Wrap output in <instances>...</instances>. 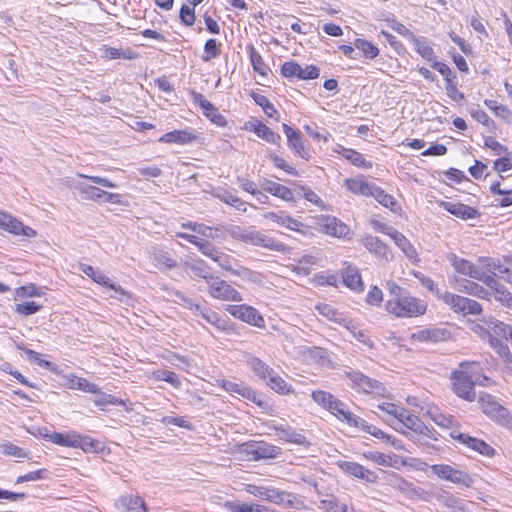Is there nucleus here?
Returning a JSON list of instances; mask_svg holds the SVG:
<instances>
[{
  "label": "nucleus",
  "instance_id": "obj_58",
  "mask_svg": "<svg viewBox=\"0 0 512 512\" xmlns=\"http://www.w3.org/2000/svg\"><path fill=\"white\" fill-rule=\"evenodd\" d=\"M0 451L6 456H13L16 458H28L29 452H26L23 448L9 442H3L0 444Z\"/></svg>",
  "mask_w": 512,
  "mask_h": 512
},
{
  "label": "nucleus",
  "instance_id": "obj_8",
  "mask_svg": "<svg viewBox=\"0 0 512 512\" xmlns=\"http://www.w3.org/2000/svg\"><path fill=\"white\" fill-rule=\"evenodd\" d=\"M431 472L440 479L469 488L474 484L473 477L447 464L430 465Z\"/></svg>",
  "mask_w": 512,
  "mask_h": 512
},
{
  "label": "nucleus",
  "instance_id": "obj_31",
  "mask_svg": "<svg viewBox=\"0 0 512 512\" xmlns=\"http://www.w3.org/2000/svg\"><path fill=\"white\" fill-rule=\"evenodd\" d=\"M374 185V183L366 181L364 177L348 178L345 180V186L350 192L367 197L370 196Z\"/></svg>",
  "mask_w": 512,
  "mask_h": 512
},
{
  "label": "nucleus",
  "instance_id": "obj_50",
  "mask_svg": "<svg viewBox=\"0 0 512 512\" xmlns=\"http://www.w3.org/2000/svg\"><path fill=\"white\" fill-rule=\"evenodd\" d=\"M251 97L253 98L254 102L262 108L263 112L269 118H274L278 120L279 113L275 106L269 101V99L266 96L253 92L251 94Z\"/></svg>",
  "mask_w": 512,
  "mask_h": 512
},
{
  "label": "nucleus",
  "instance_id": "obj_16",
  "mask_svg": "<svg viewBox=\"0 0 512 512\" xmlns=\"http://www.w3.org/2000/svg\"><path fill=\"white\" fill-rule=\"evenodd\" d=\"M450 336V331L445 328L430 327L414 332L412 339L418 342L438 343L449 339Z\"/></svg>",
  "mask_w": 512,
  "mask_h": 512
},
{
  "label": "nucleus",
  "instance_id": "obj_5",
  "mask_svg": "<svg viewBox=\"0 0 512 512\" xmlns=\"http://www.w3.org/2000/svg\"><path fill=\"white\" fill-rule=\"evenodd\" d=\"M311 397L315 403L323 409L336 415L339 419L345 420L349 423V419L353 417L347 405L341 400L335 398L331 393L324 390H315L312 392Z\"/></svg>",
  "mask_w": 512,
  "mask_h": 512
},
{
  "label": "nucleus",
  "instance_id": "obj_46",
  "mask_svg": "<svg viewBox=\"0 0 512 512\" xmlns=\"http://www.w3.org/2000/svg\"><path fill=\"white\" fill-rule=\"evenodd\" d=\"M377 408L379 410L383 411L384 413H386L387 416L391 417V419H389L387 417H385L383 419L395 430H398L397 427L395 426V423L398 420L399 416H402L401 412L404 407L398 406L394 403L384 402V403L377 405Z\"/></svg>",
  "mask_w": 512,
  "mask_h": 512
},
{
  "label": "nucleus",
  "instance_id": "obj_43",
  "mask_svg": "<svg viewBox=\"0 0 512 512\" xmlns=\"http://www.w3.org/2000/svg\"><path fill=\"white\" fill-rule=\"evenodd\" d=\"M84 452L100 453L104 450V445L101 441L94 439L88 435H81L78 433L77 447Z\"/></svg>",
  "mask_w": 512,
  "mask_h": 512
},
{
  "label": "nucleus",
  "instance_id": "obj_40",
  "mask_svg": "<svg viewBox=\"0 0 512 512\" xmlns=\"http://www.w3.org/2000/svg\"><path fill=\"white\" fill-rule=\"evenodd\" d=\"M268 386L281 395H290L294 393L293 387L288 384L281 376H279L275 371L267 378Z\"/></svg>",
  "mask_w": 512,
  "mask_h": 512
},
{
  "label": "nucleus",
  "instance_id": "obj_20",
  "mask_svg": "<svg viewBox=\"0 0 512 512\" xmlns=\"http://www.w3.org/2000/svg\"><path fill=\"white\" fill-rule=\"evenodd\" d=\"M440 206L450 214L462 220L474 219L480 216V213L476 208L463 203L443 201Z\"/></svg>",
  "mask_w": 512,
  "mask_h": 512
},
{
  "label": "nucleus",
  "instance_id": "obj_32",
  "mask_svg": "<svg viewBox=\"0 0 512 512\" xmlns=\"http://www.w3.org/2000/svg\"><path fill=\"white\" fill-rule=\"evenodd\" d=\"M265 500L285 507H292L294 506L295 496L292 493L268 487Z\"/></svg>",
  "mask_w": 512,
  "mask_h": 512
},
{
  "label": "nucleus",
  "instance_id": "obj_12",
  "mask_svg": "<svg viewBox=\"0 0 512 512\" xmlns=\"http://www.w3.org/2000/svg\"><path fill=\"white\" fill-rule=\"evenodd\" d=\"M268 428L275 432L278 440L296 444V445H306L308 441L304 434L296 431L293 427H291L286 422H277L272 421L268 424Z\"/></svg>",
  "mask_w": 512,
  "mask_h": 512
},
{
  "label": "nucleus",
  "instance_id": "obj_7",
  "mask_svg": "<svg viewBox=\"0 0 512 512\" xmlns=\"http://www.w3.org/2000/svg\"><path fill=\"white\" fill-rule=\"evenodd\" d=\"M345 376L351 381L352 388L357 389L358 391L367 394L373 393L381 396L385 395L386 388L383 383L364 375L360 371L350 369L345 371Z\"/></svg>",
  "mask_w": 512,
  "mask_h": 512
},
{
  "label": "nucleus",
  "instance_id": "obj_3",
  "mask_svg": "<svg viewBox=\"0 0 512 512\" xmlns=\"http://www.w3.org/2000/svg\"><path fill=\"white\" fill-rule=\"evenodd\" d=\"M478 402L481 411L492 421L504 427L512 426V415L509 410L501 405L495 396L481 392Z\"/></svg>",
  "mask_w": 512,
  "mask_h": 512
},
{
  "label": "nucleus",
  "instance_id": "obj_1",
  "mask_svg": "<svg viewBox=\"0 0 512 512\" xmlns=\"http://www.w3.org/2000/svg\"><path fill=\"white\" fill-rule=\"evenodd\" d=\"M226 231L233 239L242 241L246 244L267 248L277 252H284L287 250V246L284 243L269 237L253 227L245 228L238 225H231Z\"/></svg>",
  "mask_w": 512,
  "mask_h": 512
},
{
  "label": "nucleus",
  "instance_id": "obj_33",
  "mask_svg": "<svg viewBox=\"0 0 512 512\" xmlns=\"http://www.w3.org/2000/svg\"><path fill=\"white\" fill-rule=\"evenodd\" d=\"M336 152L356 167L363 169H371L373 167L372 162L365 160L363 155L354 149L340 146Z\"/></svg>",
  "mask_w": 512,
  "mask_h": 512
},
{
  "label": "nucleus",
  "instance_id": "obj_28",
  "mask_svg": "<svg viewBox=\"0 0 512 512\" xmlns=\"http://www.w3.org/2000/svg\"><path fill=\"white\" fill-rule=\"evenodd\" d=\"M261 185H262L264 191L270 193L271 195L278 197L287 202H295L293 192L290 188H288L280 183H277V182H274L271 180H267V179H265Z\"/></svg>",
  "mask_w": 512,
  "mask_h": 512
},
{
  "label": "nucleus",
  "instance_id": "obj_34",
  "mask_svg": "<svg viewBox=\"0 0 512 512\" xmlns=\"http://www.w3.org/2000/svg\"><path fill=\"white\" fill-rule=\"evenodd\" d=\"M50 442L63 447H77L78 433L70 431L67 433L53 432L45 436Z\"/></svg>",
  "mask_w": 512,
  "mask_h": 512
},
{
  "label": "nucleus",
  "instance_id": "obj_63",
  "mask_svg": "<svg viewBox=\"0 0 512 512\" xmlns=\"http://www.w3.org/2000/svg\"><path fill=\"white\" fill-rule=\"evenodd\" d=\"M348 330L350 331L354 339H356L363 345L369 347L370 349L374 348V343L370 339L366 330L358 329L352 323L350 324V329Z\"/></svg>",
  "mask_w": 512,
  "mask_h": 512
},
{
  "label": "nucleus",
  "instance_id": "obj_49",
  "mask_svg": "<svg viewBox=\"0 0 512 512\" xmlns=\"http://www.w3.org/2000/svg\"><path fill=\"white\" fill-rule=\"evenodd\" d=\"M354 46L362 53V56L367 59L372 60L379 55L378 47L366 39L356 38Z\"/></svg>",
  "mask_w": 512,
  "mask_h": 512
},
{
  "label": "nucleus",
  "instance_id": "obj_36",
  "mask_svg": "<svg viewBox=\"0 0 512 512\" xmlns=\"http://www.w3.org/2000/svg\"><path fill=\"white\" fill-rule=\"evenodd\" d=\"M410 43L413 44L414 49L423 59L428 62H432L436 59L434 49L425 37L415 36Z\"/></svg>",
  "mask_w": 512,
  "mask_h": 512
},
{
  "label": "nucleus",
  "instance_id": "obj_10",
  "mask_svg": "<svg viewBox=\"0 0 512 512\" xmlns=\"http://www.w3.org/2000/svg\"><path fill=\"white\" fill-rule=\"evenodd\" d=\"M226 311L231 314L233 317L240 319L243 322H246L252 326H256L258 328H263L265 326V320L260 312L249 305L239 304V305H228L226 307Z\"/></svg>",
  "mask_w": 512,
  "mask_h": 512
},
{
  "label": "nucleus",
  "instance_id": "obj_24",
  "mask_svg": "<svg viewBox=\"0 0 512 512\" xmlns=\"http://www.w3.org/2000/svg\"><path fill=\"white\" fill-rule=\"evenodd\" d=\"M348 424L350 426L359 428L362 431H365L382 441L389 442L391 440V435L387 434L386 432L377 428L376 426L369 424L366 420L362 419L359 416L353 415V417L349 419Z\"/></svg>",
  "mask_w": 512,
  "mask_h": 512
},
{
  "label": "nucleus",
  "instance_id": "obj_62",
  "mask_svg": "<svg viewBox=\"0 0 512 512\" xmlns=\"http://www.w3.org/2000/svg\"><path fill=\"white\" fill-rule=\"evenodd\" d=\"M121 505L127 508V510H138L143 509L146 512V504L144 500L135 495H128L121 498Z\"/></svg>",
  "mask_w": 512,
  "mask_h": 512
},
{
  "label": "nucleus",
  "instance_id": "obj_9",
  "mask_svg": "<svg viewBox=\"0 0 512 512\" xmlns=\"http://www.w3.org/2000/svg\"><path fill=\"white\" fill-rule=\"evenodd\" d=\"M207 285L208 292L214 299L234 302H240L243 300L241 294L235 288L217 276L210 278Z\"/></svg>",
  "mask_w": 512,
  "mask_h": 512
},
{
  "label": "nucleus",
  "instance_id": "obj_48",
  "mask_svg": "<svg viewBox=\"0 0 512 512\" xmlns=\"http://www.w3.org/2000/svg\"><path fill=\"white\" fill-rule=\"evenodd\" d=\"M401 415L402 416H399L398 420L396 421L395 426L403 425L414 432H417L419 430L422 421L419 419L418 416L412 414L406 408L402 409Z\"/></svg>",
  "mask_w": 512,
  "mask_h": 512
},
{
  "label": "nucleus",
  "instance_id": "obj_22",
  "mask_svg": "<svg viewBox=\"0 0 512 512\" xmlns=\"http://www.w3.org/2000/svg\"><path fill=\"white\" fill-rule=\"evenodd\" d=\"M363 246L372 254L385 260L391 258L389 247L382 242L378 237L366 235L362 239Z\"/></svg>",
  "mask_w": 512,
  "mask_h": 512
},
{
  "label": "nucleus",
  "instance_id": "obj_39",
  "mask_svg": "<svg viewBox=\"0 0 512 512\" xmlns=\"http://www.w3.org/2000/svg\"><path fill=\"white\" fill-rule=\"evenodd\" d=\"M246 50L249 54V59L253 70L261 76H267L270 68L265 64L260 53L252 44L247 45Z\"/></svg>",
  "mask_w": 512,
  "mask_h": 512
},
{
  "label": "nucleus",
  "instance_id": "obj_14",
  "mask_svg": "<svg viewBox=\"0 0 512 512\" xmlns=\"http://www.w3.org/2000/svg\"><path fill=\"white\" fill-rule=\"evenodd\" d=\"M282 128L287 137V146L293 151L294 155L309 160L311 153L310 150L305 147L301 133L287 124H283Z\"/></svg>",
  "mask_w": 512,
  "mask_h": 512
},
{
  "label": "nucleus",
  "instance_id": "obj_23",
  "mask_svg": "<svg viewBox=\"0 0 512 512\" xmlns=\"http://www.w3.org/2000/svg\"><path fill=\"white\" fill-rule=\"evenodd\" d=\"M342 278L344 284L355 292L364 290V284L359 273V270L354 265H347L342 269Z\"/></svg>",
  "mask_w": 512,
  "mask_h": 512
},
{
  "label": "nucleus",
  "instance_id": "obj_61",
  "mask_svg": "<svg viewBox=\"0 0 512 512\" xmlns=\"http://www.w3.org/2000/svg\"><path fill=\"white\" fill-rule=\"evenodd\" d=\"M490 345L495 349L504 362L512 361V354L507 344L497 337L490 338Z\"/></svg>",
  "mask_w": 512,
  "mask_h": 512
},
{
  "label": "nucleus",
  "instance_id": "obj_56",
  "mask_svg": "<svg viewBox=\"0 0 512 512\" xmlns=\"http://www.w3.org/2000/svg\"><path fill=\"white\" fill-rule=\"evenodd\" d=\"M201 317L209 324H212L219 331L226 330V321L221 319L218 313L210 308L202 309Z\"/></svg>",
  "mask_w": 512,
  "mask_h": 512
},
{
  "label": "nucleus",
  "instance_id": "obj_38",
  "mask_svg": "<svg viewBox=\"0 0 512 512\" xmlns=\"http://www.w3.org/2000/svg\"><path fill=\"white\" fill-rule=\"evenodd\" d=\"M391 239H393L394 243L402 250L407 258L412 261H418V253L415 247L404 234L397 230V232L392 235Z\"/></svg>",
  "mask_w": 512,
  "mask_h": 512
},
{
  "label": "nucleus",
  "instance_id": "obj_54",
  "mask_svg": "<svg viewBox=\"0 0 512 512\" xmlns=\"http://www.w3.org/2000/svg\"><path fill=\"white\" fill-rule=\"evenodd\" d=\"M94 394L96 395L94 404L101 409L106 405H125V401L123 399H119L111 394H106L102 392L99 387L98 392H95Z\"/></svg>",
  "mask_w": 512,
  "mask_h": 512
},
{
  "label": "nucleus",
  "instance_id": "obj_55",
  "mask_svg": "<svg viewBox=\"0 0 512 512\" xmlns=\"http://www.w3.org/2000/svg\"><path fill=\"white\" fill-rule=\"evenodd\" d=\"M153 375L156 380L165 381L176 389L180 388L182 385L180 377L173 371L162 369L155 371Z\"/></svg>",
  "mask_w": 512,
  "mask_h": 512
},
{
  "label": "nucleus",
  "instance_id": "obj_53",
  "mask_svg": "<svg viewBox=\"0 0 512 512\" xmlns=\"http://www.w3.org/2000/svg\"><path fill=\"white\" fill-rule=\"evenodd\" d=\"M221 54V43L217 42L216 39L210 38L204 44L203 54L201 59L205 62L211 59L219 57Z\"/></svg>",
  "mask_w": 512,
  "mask_h": 512
},
{
  "label": "nucleus",
  "instance_id": "obj_29",
  "mask_svg": "<svg viewBox=\"0 0 512 512\" xmlns=\"http://www.w3.org/2000/svg\"><path fill=\"white\" fill-rule=\"evenodd\" d=\"M316 310L320 315L327 318L328 320L335 322L339 325L345 326L350 329L351 321L344 317V314L339 312L336 308L329 304L320 303L315 306Z\"/></svg>",
  "mask_w": 512,
  "mask_h": 512
},
{
  "label": "nucleus",
  "instance_id": "obj_37",
  "mask_svg": "<svg viewBox=\"0 0 512 512\" xmlns=\"http://www.w3.org/2000/svg\"><path fill=\"white\" fill-rule=\"evenodd\" d=\"M152 258L155 266L162 269H173L177 267V261L171 256V254L163 249L155 248L152 253Z\"/></svg>",
  "mask_w": 512,
  "mask_h": 512
},
{
  "label": "nucleus",
  "instance_id": "obj_27",
  "mask_svg": "<svg viewBox=\"0 0 512 512\" xmlns=\"http://www.w3.org/2000/svg\"><path fill=\"white\" fill-rule=\"evenodd\" d=\"M0 228L14 235H22L29 238L36 236V231L33 228L24 226L21 221L12 215H9L8 219Z\"/></svg>",
  "mask_w": 512,
  "mask_h": 512
},
{
  "label": "nucleus",
  "instance_id": "obj_35",
  "mask_svg": "<svg viewBox=\"0 0 512 512\" xmlns=\"http://www.w3.org/2000/svg\"><path fill=\"white\" fill-rule=\"evenodd\" d=\"M67 387L69 389L81 390L87 393L98 392V385L88 381L86 378L70 374L66 376Z\"/></svg>",
  "mask_w": 512,
  "mask_h": 512
},
{
  "label": "nucleus",
  "instance_id": "obj_52",
  "mask_svg": "<svg viewBox=\"0 0 512 512\" xmlns=\"http://www.w3.org/2000/svg\"><path fill=\"white\" fill-rule=\"evenodd\" d=\"M428 414L434 423L442 428H452L453 430L457 429L459 425L453 416L442 414L437 410L429 411Z\"/></svg>",
  "mask_w": 512,
  "mask_h": 512
},
{
  "label": "nucleus",
  "instance_id": "obj_45",
  "mask_svg": "<svg viewBox=\"0 0 512 512\" xmlns=\"http://www.w3.org/2000/svg\"><path fill=\"white\" fill-rule=\"evenodd\" d=\"M252 126V130L257 134L258 137L262 138L268 143L279 145L281 136L273 132L267 125L256 121Z\"/></svg>",
  "mask_w": 512,
  "mask_h": 512
},
{
  "label": "nucleus",
  "instance_id": "obj_11",
  "mask_svg": "<svg viewBox=\"0 0 512 512\" xmlns=\"http://www.w3.org/2000/svg\"><path fill=\"white\" fill-rule=\"evenodd\" d=\"M449 436L458 443L478 452L483 456L491 457L495 454L494 448L487 444L484 440L472 437L469 434L462 433L458 429L450 431Z\"/></svg>",
  "mask_w": 512,
  "mask_h": 512
},
{
  "label": "nucleus",
  "instance_id": "obj_6",
  "mask_svg": "<svg viewBox=\"0 0 512 512\" xmlns=\"http://www.w3.org/2000/svg\"><path fill=\"white\" fill-rule=\"evenodd\" d=\"M452 390L459 397L466 401L475 400L476 393L474 386L476 384L483 385L482 382L473 380L472 375L466 370H454L450 376Z\"/></svg>",
  "mask_w": 512,
  "mask_h": 512
},
{
  "label": "nucleus",
  "instance_id": "obj_19",
  "mask_svg": "<svg viewBox=\"0 0 512 512\" xmlns=\"http://www.w3.org/2000/svg\"><path fill=\"white\" fill-rule=\"evenodd\" d=\"M198 136L192 129L174 130L163 134L159 138V142L168 144L187 145L196 141Z\"/></svg>",
  "mask_w": 512,
  "mask_h": 512
},
{
  "label": "nucleus",
  "instance_id": "obj_47",
  "mask_svg": "<svg viewBox=\"0 0 512 512\" xmlns=\"http://www.w3.org/2000/svg\"><path fill=\"white\" fill-rule=\"evenodd\" d=\"M370 196L375 198V200L382 206L389 208L391 211H396L397 201L392 195L386 193L382 188L374 185Z\"/></svg>",
  "mask_w": 512,
  "mask_h": 512
},
{
  "label": "nucleus",
  "instance_id": "obj_2",
  "mask_svg": "<svg viewBox=\"0 0 512 512\" xmlns=\"http://www.w3.org/2000/svg\"><path fill=\"white\" fill-rule=\"evenodd\" d=\"M386 311L398 318H412L425 314L427 304L414 297L409 291L395 299H388L385 304Z\"/></svg>",
  "mask_w": 512,
  "mask_h": 512
},
{
  "label": "nucleus",
  "instance_id": "obj_57",
  "mask_svg": "<svg viewBox=\"0 0 512 512\" xmlns=\"http://www.w3.org/2000/svg\"><path fill=\"white\" fill-rule=\"evenodd\" d=\"M295 185V191L300 194L305 200L309 201L310 203L323 208L324 203L322 199L308 186L305 185Z\"/></svg>",
  "mask_w": 512,
  "mask_h": 512
},
{
  "label": "nucleus",
  "instance_id": "obj_13",
  "mask_svg": "<svg viewBox=\"0 0 512 512\" xmlns=\"http://www.w3.org/2000/svg\"><path fill=\"white\" fill-rule=\"evenodd\" d=\"M74 188L79 191L81 197L85 200H101L105 203H114L118 201L119 198L118 194L106 192L84 182H75Z\"/></svg>",
  "mask_w": 512,
  "mask_h": 512
},
{
  "label": "nucleus",
  "instance_id": "obj_25",
  "mask_svg": "<svg viewBox=\"0 0 512 512\" xmlns=\"http://www.w3.org/2000/svg\"><path fill=\"white\" fill-rule=\"evenodd\" d=\"M458 290L462 293H465V294H468V295H472L474 297H477L479 299H484V300H487V301H490L491 298H492V292L489 291L488 289H486L485 287H483L482 285L474 282V281H471V280H468V279H463L460 283H459V288Z\"/></svg>",
  "mask_w": 512,
  "mask_h": 512
},
{
  "label": "nucleus",
  "instance_id": "obj_51",
  "mask_svg": "<svg viewBox=\"0 0 512 512\" xmlns=\"http://www.w3.org/2000/svg\"><path fill=\"white\" fill-rule=\"evenodd\" d=\"M414 277L421 283L423 287H425L429 292H431L438 300L442 301V297L444 292H442L435 281L424 275L422 272H413Z\"/></svg>",
  "mask_w": 512,
  "mask_h": 512
},
{
  "label": "nucleus",
  "instance_id": "obj_42",
  "mask_svg": "<svg viewBox=\"0 0 512 512\" xmlns=\"http://www.w3.org/2000/svg\"><path fill=\"white\" fill-rule=\"evenodd\" d=\"M184 267L188 269L194 276L203 278L208 283L213 275L210 274L209 268L205 261L202 259H196L193 261H185Z\"/></svg>",
  "mask_w": 512,
  "mask_h": 512
},
{
  "label": "nucleus",
  "instance_id": "obj_64",
  "mask_svg": "<svg viewBox=\"0 0 512 512\" xmlns=\"http://www.w3.org/2000/svg\"><path fill=\"white\" fill-rule=\"evenodd\" d=\"M484 104L491 110L493 111V113L497 116V117H500V118H503V119H506L508 118L510 115H511V112L510 110L502 105V104H499L497 101L495 100H491V99H485L484 100Z\"/></svg>",
  "mask_w": 512,
  "mask_h": 512
},
{
  "label": "nucleus",
  "instance_id": "obj_41",
  "mask_svg": "<svg viewBox=\"0 0 512 512\" xmlns=\"http://www.w3.org/2000/svg\"><path fill=\"white\" fill-rule=\"evenodd\" d=\"M247 365L254 372L256 376L263 380H267V378L274 371L273 368L268 366L264 361L255 356H249L247 358Z\"/></svg>",
  "mask_w": 512,
  "mask_h": 512
},
{
  "label": "nucleus",
  "instance_id": "obj_60",
  "mask_svg": "<svg viewBox=\"0 0 512 512\" xmlns=\"http://www.w3.org/2000/svg\"><path fill=\"white\" fill-rule=\"evenodd\" d=\"M16 347L19 349V350H22L24 352V354L26 355V358L30 361V362H33V363H36L37 365H39L40 367H44V368H49L50 365H51V362L47 361V360H44L41 358V354L32 350V349H29V348H26L24 347V344L23 343H18L16 345Z\"/></svg>",
  "mask_w": 512,
  "mask_h": 512
},
{
  "label": "nucleus",
  "instance_id": "obj_15",
  "mask_svg": "<svg viewBox=\"0 0 512 512\" xmlns=\"http://www.w3.org/2000/svg\"><path fill=\"white\" fill-rule=\"evenodd\" d=\"M221 386L225 389V391L238 394L239 396L255 403L259 407H264L266 405V402L261 399L251 387L242 382L222 380Z\"/></svg>",
  "mask_w": 512,
  "mask_h": 512
},
{
  "label": "nucleus",
  "instance_id": "obj_17",
  "mask_svg": "<svg viewBox=\"0 0 512 512\" xmlns=\"http://www.w3.org/2000/svg\"><path fill=\"white\" fill-rule=\"evenodd\" d=\"M247 453L250 456V459L254 461L261 459H274L281 454V448L262 441L255 445H251V448Z\"/></svg>",
  "mask_w": 512,
  "mask_h": 512
},
{
  "label": "nucleus",
  "instance_id": "obj_18",
  "mask_svg": "<svg viewBox=\"0 0 512 512\" xmlns=\"http://www.w3.org/2000/svg\"><path fill=\"white\" fill-rule=\"evenodd\" d=\"M339 467L346 474L364 480L365 482L368 483H375L378 479V476L376 475L375 472L365 468L364 466L356 462L344 461L339 464Z\"/></svg>",
  "mask_w": 512,
  "mask_h": 512
},
{
  "label": "nucleus",
  "instance_id": "obj_26",
  "mask_svg": "<svg viewBox=\"0 0 512 512\" xmlns=\"http://www.w3.org/2000/svg\"><path fill=\"white\" fill-rule=\"evenodd\" d=\"M0 228L14 235H22L29 238L36 236V231L33 228L24 226L21 221L12 215H9L8 219Z\"/></svg>",
  "mask_w": 512,
  "mask_h": 512
},
{
  "label": "nucleus",
  "instance_id": "obj_21",
  "mask_svg": "<svg viewBox=\"0 0 512 512\" xmlns=\"http://www.w3.org/2000/svg\"><path fill=\"white\" fill-rule=\"evenodd\" d=\"M389 484L391 487L405 494L410 499H421L422 494H424V491L420 487L414 486L413 483L395 473L391 476Z\"/></svg>",
  "mask_w": 512,
  "mask_h": 512
},
{
  "label": "nucleus",
  "instance_id": "obj_44",
  "mask_svg": "<svg viewBox=\"0 0 512 512\" xmlns=\"http://www.w3.org/2000/svg\"><path fill=\"white\" fill-rule=\"evenodd\" d=\"M323 227L327 234L335 237H342L349 232L348 226L335 217H327Z\"/></svg>",
  "mask_w": 512,
  "mask_h": 512
},
{
  "label": "nucleus",
  "instance_id": "obj_30",
  "mask_svg": "<svg viewBox=\"0 0 512 512\" xmlns=\"http://www.w3.org/2000/svg\"><path fill=\"white\" fill-rule=\"evenodd\" d=\"M264 217L293 231H299V228L303 226L299 220L292 218L283 211L267 212Z\"/></svg>",
  "mask_w": 512,
  "mask_h": 512
},
{
  "label": "nucleus",
  "instance_id": "obj_59",
  "mask_svg": "<svg viewBox=\"0 0 512 512\" xmlns=\"http://www.w3.org/2000/svg\"><path fill=\"white\" fill-rule=\"evenodd\" d=\"M319 507L326 512H348L347 505L338 502L334 496L321 500Z\"/></svg>",
  "mask_w": 512,
  "mask_h": 512
},
{
  "label": "nucleus",
  "instance_id": "obj_4",
  "mask_svg": "<svg viewBox=\"0 0 512 512\" xmlns=\"http://www.w3.org/2000/svg\"><path fill=\"white\" fill-rule=\"evenodd\" d=\"M442 302L454 313L462 316H477L483 311L482 305L476 300L449 291H444Z\"/></svg>",
  "mask_w": 512,
  "mask_h": 512
}]
</instances>
